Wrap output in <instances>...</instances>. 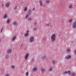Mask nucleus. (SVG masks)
<instances>
[{
  "label": "nucleus",
  "mask_w": 76,
  "mask_h": 76,
  "mask_svg": "<svg viewBox=\"0 0 76 76\" xmlns=\"http://www.w3.org/2000/svg\"><path fill=\"white\" fill-rule=\"evenodd\" d=\"M29 15L27 14L26 15V18H28V17H29Z\"/></svg>",
  "instance_id": "aec40b11"
},
{
  "label": "nucleus",
  "mask_w": 76,
  "mask_h": 76,
  "mask_svg": "<svg viewBox=\"0 0 76 76\" xmlns=\"http://www.w3.org/2000/svg\"><path fill=\"white\" fill-rule=\"evenodd\" d=\"M9 22H10V20L8 19L7 20V23H9Z\"/></svg>",
  "instance_id": "412c9836"
},
{
  "label": "nucleus",
  "mask_w": 76,
  "mask_h": 76,
  "mask_svg": "<svg viewBox=\"0 0 76 76\" xmlns=\"http://www.w3.org/2000/svg\"><path fill=\"white\" fill-rule=\"evenodd\" d=\"M67 51L68 52H70V49H68L67 50Z\"/></svg>",
  "instance_id": "7c9ffc66"
},
{
  "label": "nucleus",
  "mask_w": 76,
  "mask_h": 76,
  "mask_svg": "<svg viewBox=\"0 0 76 76\" xmlns=\"http://www.w3.org/2000/svg\"><path fill=\"white\" fill-rule=\"evenodd\" d=\"M0 41H1V40L0 39Z\"/></svg>",
  "instance_id": "c03bdc74"
},
{
  "label": "nucleus",
  "mask_w": 76,
  "mask_h": 76,
  "mask_svg": "<svg viewBox=\"0 0 76 76\" xmlns=\"http://www.w3.org/2000/svg\"><path fill=\"white\" fill-rule=\"evenodd\" d=\"M37 68H34L33 71H36V70H37Z\"/></svg>",
  "instance_id": "c85d7f7f"
},
{
  "label": "nucleus",
  "mask_w": 76,
  "mask_h": 76,
  "mask_svg": "<svg viewBox=\"0 0 76 76\" xmlns=\"http://www.w3.org/2000/svg\"><path fill=\"white\" fill-rule=\"evenodd\" d=\"M70 71H64L63 72V73L64 74H66V73H68V75H70Z\"/></svg>",
  "instance_id": "f03ea898"
},
{
  "label": "nucleus",
  "mask_w": 76,
  "mask_h": 76,
  "mask_svg": "<svg viewBox=\"0 0 76 76\" xmlns=\"http://www.w3.org/2000/svg\"><path fill=\"white\" fill-rule=\"evenodd\" d=\"M41 71L42 72H45V69L44 68H42L41 70Z\"/></svg>",
  "instance_id": "a211bd4d"
},
{
  "label": "nucleus",
  "mask_w": 76,
  "mask_h": 76,
  "mask_svg": "<svg viewBox=\"0 0 76 76\" xmlns=\"http://www.w3.org/2000/svg\"><path fill=\"white\" fill-rule=\"evenodd\" d=\"M4 18H7V15L6 14L4 15Z\"/></svg>",
  "instance_id": "bb28decb"
},
{
  "label": "nucleus",
  "mask_w": 76,
  "mask_h": 76,
  "mask_svg": "<svg viewBox=\"0 0 76 76\" xmlns=\"http://www.w3.org/2000/svg\"><path fill=\"white\" fill-rule=\"evenodd\" d=\"M17 9V6H16L14 8V9L15 10H16Z\"/></svg>",
  "instance_id": "72a5a7b5"
},
{
  "label": "nucleus",
  "mask_w": 76,
  "mask_h": 76,
  "mask_svg": "<svg viewBox=\"0 0 76 76\" xmlns=\"http://www.w3.org/2000/svg\"><path fill=\"white\" fill-rule=\"evenodd\" d=\"M5 76H10V75L8 74H7L5 75Z\"/></svg>",
  "instance_id": "2f4dec72"
},
{
  "label": "nucleus",
  "mask_w": 76,
  "mask_h": 76,
  "mask_svg": "<svg viewBox=\"0 0 76 76\" xmlns=\"http://www.w3.org/2000/svg\"><path fill=\"white\" fill-rule=\"evenodd\" d=\"M72 42H73V41H72Z\"/></svg>",
  "instance_id": "37998d69"
},
{
  "label": "nucleus",
  "mask_w": 76,
  "mask_h": 76,
  "mask_svg": "<svg viewBox=\"0 0 76 76\" xmlns=\"http://www.w3.org/2000/svg\"><path fill=\"white\" fill-rule=\"evenodd\" d=\"M50 25V24L49 23H48L46 24V26H49Z\"/></svg>",
  "instance_id": "a878e982"
},
{
  "label": "nucleus",
  "mask_w": 76,
  "mask_h": 76,
  "mask_svg": "<svg viewBox=\"0 0 76 76\" xmlns=\"http://www.w3.org/2000/svg\"><path fill=\"white\" fill-rule=\"evenodd\" d=\"M39 3H40V6H42V4H43V3L42 2V1L40 0Z\"/></svg>",
  "instance_id": "9b49d317"
},
{
  "label": "nucleus",
  "mask_w": 76,
  "mask_h": 76,
  "mask_svg": "<svg viewBox=\"0 0 76 76\" xmlns=\"http://www.w3.org/2000/svg\"><path fill=\"white\" fill-rule=\"evenodd\" d=\"M46 3H48L49 2H50V0H47L46 1Z\"/></svg>",
  "instance_id": "cd10ccee"
},
{
  "label": "nucleus",
  "mask_w": 76,
  "mask_h": 76,
  "mask_svg": "<svg viewBox=\"0 0 76 76\" xmlns=\"http://www.w3.org/2000/svg\"><path fill=\"white\" fill-rule=\"evenodd\" d=\"M3 6H4V4H2V7H3Z\"/></svg>",
  "instance_id": "ea45409f"
},
{
  "label": "nucleus",
  "mask_w": 76,
  "mask_h": 76,
  "mask_svg": "<svg viewBox=\"0 0 76 76\" xmlns=\"http://www.w3.org/2000/svg\"><path fill=\"white\" fill-rule=\"evenodd\" d=\"M72 27L73 28L75 29V28H76V21H75L72 24Z\"/></svg>",
  "instance_id": "7ed1b4c3"
},
{
  "label": "nucleus",
  "mask_w": 76,
  "mask_h": 76,
  "mask_svg": "<svg viewBox=\"0 0 76 76\" xmlns=\"http://www.w3.org/2000/svg\"><path fill=\"white\" fill-rule=\"evenodd\" d=\"M29 30H27L26 31V33L24 34V36H25V37H28V33H29Z\"/></svg>",
  "instance_id": "0eeeda50"
},
{
  "label": "nucleus",
  "mask_w": 76,
  "mask_h": 76,
  "mask_svg": "<svg viewBox=\"0 0 76 76\" xmlns=\"http://www.w3.org/2000/svg\"><path fill=\"white\" fill-rule=\"evenodd\" d=\"M72 76H75V73H72Z\"/></svg>",
  "instance_id": "393cba45"
},
{
  "label": "nucleus",
  "mask_w": 76,
  "mask_h": 76,
  "mask_svg": "<svg viewBox=\"0 0 76 76\" xmlns=\"http://www.w3.org/2000/svg\"><path fill=\"white\" fill-rule=\"evenodd\" d=\"M40 0V1H41V0Z\"/></svg>",
  "instance_id": "a18cd8bd"
},
{
  "label": "nucleus",
  "mask_w": 76,
  "mask_h": 76,
  "mask_svg": "<svg viewBox=\"0 0 76 76\" xmlns=\"http://www.w3.org/2000/svg\"><path fill=\"white\" fill-rule=\"evenodd\" d=\"M28 57L29 54L28 53L26 54L25 57V59L26 60L28 58Z\"/></svg>",
  "instance_id": "1a4fd4ad"
},
{
  "label": "nucleus",
  "mask_w": 76,
  "mask_h": 76,
  "mask_svg": "<svg viewBox=\"0 0 76 76\" xmlns=\"http://www.w3.org/2000/svg\"><path fill=\"white\" fill-rule=\"evenodd\" d=\"M34 39V37H32L30 38V40L31 42L33 41Z\"/></svg>",
  "instance_id": "6e6552de"
},
{
  "label": "nucleus",
  "mask_w": 76,
  "mask_h": 76,
  "mask_svg": "<svg viewBox=\"0 0 76 76\" xmlns=\"http://www.w3.org/2000/svg\"><path fill=\"white\" fill-rule=\"evenodd\" d=\"M13 24L14 25H17V23L16 21H14L13 22Z\"/></svg>",
  "instance_id": "2eb2a0df"
},
{
  "label": "nucleus",
  "mask_w": 76,
  "mask_h": 76,
  "mask_svg": "<svg viewBox=\"0 0 76 76\" xmlns=\"http://www.w3.org/2000/svg\"><path fill=\"white\" fill-rule=\"evenodd\" d=\"M28 75H29V73L28 72H27L26 73V76H28Z\"/></svg>",
  "instance_id": "4be33fe9"
},
{
  "label": "nucleus",
  "mask_w": 76,
  "mask_h": 76,
  "mask_svg": "<svg viewBox=\"0 0 76 76\" xmlns=\"http://www.w3.org/2000/svg\"><path fill=\"white\" fill-rule=\"evenodd\" d=\"M49 72H51V71H52V70H53V66H50L49 68Z\"/></svg>",
  "instance_id": "9d476101"
},
{
  "label": "nucleus",
  "mask_w": 76,
  "mask_h": 76,
  "mask_svg": "<svg viewBox=\"0 0 76 76\" xmlns=\"http://www.w3.org/2000/svg\"><path fill=\"white\" fill-rule=\"evenodd\" d=\"M27 10V8H25L24 11H26Z\"/></svg>",
  "instance_id": "c9c22d12"
},
{
  "label": "nucleus",
  "mask_w": 76,
  "mask_h": 76,
  "mask_svg": "<svg viewBox=\"0 0 76 76\" xmlns=\"http://www.w3.org/2000/svg\"><path fill=\"white\" fill-rule=\"evenodd\" d=\"M32 10H35V8H33Z\"/></svg>",
  "instance_id": "a19ab883"
},
{
  "label": "nucleus",
  "mask_w": 76,
  "mask_h": 76,
  "mask_svg": "<svg viewBox=\"0 0 76 76\" xmlns=\"http://www.w3.org/2000/svg\"><path fill=\"white\" fill-rule=\"evenodd\" d=\"M3 28H1V32H2V31H3Z\"/></svg>",
  "instance_id": "c756f323"
},
{
  "label": "nucleus",
  "mask_w": 76,
  "mask_h": 76,
  "mask_svg": "<svg viewBox=\"0 0 76 76\" xmlns=\"http://www.w3.org/2000/svg\"><path fill=\"white\" fill-rule=\"evenodd\" d=\"M46 58H47V57L45 55H43L42 56V59H43V60H45Z\"/></svg>",
  "instance_id": "f8f14e48"
},
{
  "label": "nucleus",
  "mask_w": 76,
  "mask_h": 76,
  "mask_svg": "<svg viewBox=\"0 0 76 76\" xmlns=\"http://www.w3.org/2000/svg\"><path fill=\"white\" fill-rule=\"evenodd\" d=\"M72 7V4H69V9H71Z\"/></svg>",
  "instance_id": "4468645a"
},
{
  "label": "nucleus",
  "mask_w": 76,
  "mask_h": 76,
  "mask_svg": "<svg viewBox=\"0 0 76 76\" xmlns=\"http://www.w3.org/2000/svg\"><path fill=\"white\" fill-rule=\"evenodd\" d=\"M32 61H34V58H32Z\"/></svg>",
  "instance_id": "58836bf2"
},
{
  "label": "nucleus",
  "mask_w": 76,
  "mask_h": 76,
  "mask_svg": "<svg viewBox=\"0 0 76 76\" xmlns=\"http://www.w3.org/2000/svg\"><path fill=\"white\" fill-rule=\"evenodd\" d=\"M37 29V28H35L33 29V30L35 31Z\"/></svg>",
  "instance_id": "b1692460"
},
{
  "label": "nucleus",
  "mask_w": 76,
  "mask_h": 76,
  "mask_svg": "<svg viewBox=\"0 0 76 76\" xmlns=\"http://www.w3.org/2000/svg\"><path fill=\"white\" fill-rule=\"evenodd\" d=\"M9 4H10V3H7L6 4V6L7 7H9Z\"/></svg>",
  "instance_id": "6ab92c4d"
},
{
  "label": "nucleus",
  "mask_w": 76,
  "mask_h": 76,
  "mask_svg": "<svg viewBox=\"0 0 76 76\" xmlns=\"http://www.w3.org/2000/svg\"><path fill=\"white\" fill-rule=\"evenodd\" d=\"M74 53L75 54V55H76V49L75 50V51L74 52Z\"/></svg>",
  "instance_id": "4c0bfd02"
},
{
  "label": "nucleus",
  "mask_w": 76,
  "mask_h": 76,
  "mask_svg": "<svg viewBox=\"0 0 76 76\" xmlns=\"http://www.w3.org/2000/svg\"><path fill=\"white\" fill-rule=\"evenodd\" d=\"M69 22H72V19H69L68 20Z\"/></svg>",
  "instance_id": "5701e85b"
},
{
  "label": "nucleus",
  "mask_w": 76,
  "mask_h": 76,
  "mask_svg": "<svg viewBox=\"0 0 76 76\" xmlns=\"http://www.w3.org/2000/svg\"><path fill=\"white\" fill-rule=\"evenodd\" d=\"M7 54H9L10 53H12V50L11 49H9L7 50Z\"/></svg>",
  "instance_id": "39448f33"
},
{
  "label": "nucleus",
  "mask_w": 76,
  "mask_h": 76,
  "mask_svg": "<svg viewBox=\"0 0 76 76\" xmlns=\"http://www.w3.org/2000/svg\"><path fill=\"white\" fill-rule=\"evenodd\" d=\"M9 55H6L5 56V58H6V59H7V58H8V57H9Z\"/></svg>",
  "instance_id": "dca6fc26"
},
{
  "label": "nucleus",
  "mask_w": 76,
  "mask_h": 76,
  "mask_svg": "<svg viewBox=\"0 0 76 76\" xmlns=\"http://www.w3.org/2000/svg\"><path fill=\"white\" fill-rule=\"evenodd\" d=\"M15 38H16V36H14L12 38V41H15Z\"/></svg>",
  "instance_id": "ddd939ff"
},
{
  "label": "nucleus",
  "mask_w": 76,
  "mask_h": 76,
  "mask_svg": "<svg viewBox=\"0 0 76 76\" xmlns=\"http://www.w3.org/2000/svg\"><path fill=\"white\" fill-rule=\"evenodd\" d=\"M71 57H72L71 56L68 55L67 56H66L65 57V59H70V58Z\"/></svg>",
  "instance_id": "20e7f679"
},
{
  "label": "nucleus",
  "mask_w": 76,
  "mask_h": 76,
  "mask_svg": "<svg viewBox=\"0 0 76 76\" xmlns=\"http://www.w3.org/2000/svg\"><path fill=\"white\" fill-rule=\"evenodd\" d=\"M43 39L44 41H45V40H46V37H44L43 38Z\"/></svg>",
  "instance_id": "e433bc0d"
},
{
  "label": "nucleus",
  "mask_w": 76,
  "mask_h": 76,
  "mask_svg": "<svg viewBox=\"0 0 76 76\" xmlns=\"http://www.w3.org/2000/svg\"><path fill=\"white\" fill-rule=\"evenodd\" d=\"M11 67H12V69H14V68L15 67V66L12 65L11 66Z\"/></svg>",
  "instance_id": "f704fd0d"
},
{
  "label": "nucleus",
  "mask_w": 76,
  "mask_h": 76,
  "mask_svg": "<svg viewBox=\"0 0 76 76\" xmlns=\"http://www.w3.org/2000/svg\"><path fill=\"white\" fill-rule=\"evenodd\" d=\"M28 20H32V18H28Z\"/></svg>",
  "instance_id": "473e14b6"
},
{
  "label": "nucleus",
  "mask_w": 76,
  "mask_h": 76,
  "mask_svg": "<svg viewBox=\"0 0 76 76\" xmlns=\"http://www.w3.org/2000/svg\"><path fill=\"white\" fill-rule=\"evenodd\" d=\"M35 25H36V23H34Z\"/></svg>",
  "instance_id": "79ce46f5"
},
{
  "label": "nucleus",
  "mask_w": 76,
  "mask_h": 76,
  "mask_svg": "<svg viewBox=\"0 0 76 76\" xmlns=\"http://www.w3.org/2000/svg\"><path fill=\"white\" fill-rule=\"evenodd\" d=\"M52 63L53 64H56V61H55L54 60L53 61Z\"/></svg>",
  "instance_id": "f3484780"
},
{
  "label": "nucleus",
  "mask_w": 76,
  "mask_h": 76,
  "mask_svg": "<svg viewBox=\"0 0 76 76\" xmlns=\"http://www.w3.org/2000/svg\"><path fill=\"white\" fill-rule=\"evenodd\" d=\"M31 13H32V11L31 9H29L28 11L27 14L30 15Z\"/></svg>",
  "instance_id": "423d86ee"
},
{
  "label": "nucleus",
  "mask_w": 76,
  "mask_h": 76,
  "mask_svg": "<svg viewBox=\"0 0 76 76\" xmlns=\"http://www.w3.org/2000/svg\"><path fill=\"white\" fill-rule=\"evenodd\" d=\"M51 39L52 42H54L56 39V34H53L51 36Z\"/></svg>",
  "instance_id": "f257e3e1"
}]
</instances>
